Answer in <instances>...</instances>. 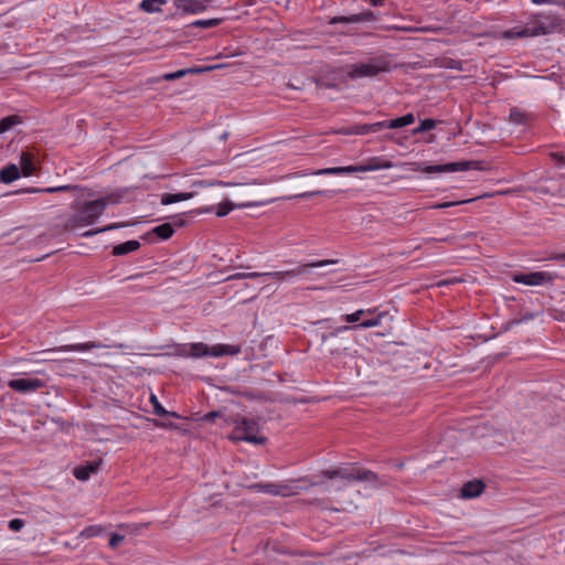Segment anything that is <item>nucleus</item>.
<instances>
[{"label":"nucleus","instance_id":"nucleus-1","mask_svg":"<svg viewBox=\"0 0 565 565\" xmlns=\"http://www.w3.org/2000/svg\"><path fill=\"white\" fill-rule=\"evenodd\" d=\"M105 211L103 202L93 200L85 202L76 213L71 215L62 225H56L58 233L75 232L76 230L94 224Z\"/></svg>","mask_w":565,"mask_h":565},{"label":"nucleus","instance_id":"nucleus-2","mask_svg":"<svg viewBox=\"0 0 565 565\" xmlns=\"http://www.w3.org/2000/svg\"><path fill=\"white\" fill-rule=\"evenodd\" d=\"M225 425H233V433L230 439L233 441H246L255 445H264L267 438L258 436L259 424L256 419L243 417L241 415H228L225 417Z\"/></svg>","mask_w":565,"mask_h":565},{"label":"nucleus","instance_id":"nucleus-3","mask_svg":"<svg viewBox=\"0 0 565 565\" xmlns=\"http://www.w3.org/2000/svg\"><path fill=\"white\" fill-rule=\"evenodd\" d=\"M347 77L356 79L361 77H374L380 73L388 72L390 62L384 56L370 58L365 63H356L347 66Z\"/></svg>","mask_w":565,"mask_h":565},{"label":"nucleus","instance_id":"nucleus-4","mask_svg":"<svg viewBox=\"0 0 565 565\" xmlns=\"http://www.w3.org/2000/svg\"><path fill=\"white\" fill-rule=\"evenodd\" d=\"M393 167H394V163L392 161L381 160L377 157H373L364 164L324 168V169H319V170L312 171L310 174H313V175L349 174V173H354V172H367V171H375V170H381V169H391Z\"/></svg>","mask_w":565,"mask_h":565},{"label":"nucleus","instance_id":"nucleus-5","mask_svg":"<svg viewBox=\"0 0 565 565\" xmlns=\"http://www.w3.org/2000/svg\"><path fill=\"white\" fill-rule=\"evenodd\" d=\"M561 21L555 15H544L537 19L532 26H525L516 32L512 30L505 32L507 38H526L536 35H546L558 30Z\"/></svg>","mask_w":565,"mask_h":565},{"label":"nucleus","instance_id":"nucleus-6","mask_svg":"<svg viewBox=\"0 0 565 565\" xmlns=\"http://www.w3.org/2000/svg\"><path fill=\"white\" fill-rule=\"evenodd\" d=\"M469 169L473 170H484L482 161L468 160V161H459V162H450L444 164H433V166H418L414 171H422L424 173H443V172H457V171H467Z\"/></svg>","mask_w":565,"mask_h":565},{"label":"nucleus","instance_id":"nucleus-7","mask_svg":"<svg viewBox=\"0 0 565 565\" xmlns=\"http://www.w3.org/2000/svg\"><path fill=\"white\" fill-rule=\"evenodd\" d=\"M335 263H337V260H333V259H324V260H318V262H313V263H306V264L299 265V266H297L292 269H288V270L260 273V277H270L277 281H284V280H287L290 278L306 275L312 268L322 267V266L335 264Z\"/></svg>","mask_w":565,"mask_h":565},{"label":"nucleus","instance_id":"nucleus-8","mask_svg":"<svg viewBox=\"0 0 565 565\" xmlns=\"http://www.w3.org/2000/svg\"><path fill=\"white\" fill-rule=\"evenodd\" d=\"M241 352V348L237 345L217 344L209 347L204 343H192L190 347V355L194 358L201 356H222V355H235Z\"/></svg>","mask_w":565,"mask_h":565},{"label":"nucleus","instance_id":"nucleus-9","mask_svg":"<svg viewBox=\"0 0 565 565\" xmlns=\"http://www.w3.org/2000/svg\"><path fill=\"white\" fill-rule=\"evenodd\" d=\"M244 183H241V182H224V181H205V180H200V181H194L192 183V188H194L195 190L194 191H199L200 194L198 196H202L204 199V201L206 202H216L221 195L213 190V188L215 185H221V186H238V185H243Z\"/></svg>","mask_w":565,"mask_h":565},{"label":"nucleus","instance_id":"nucleus-10","mask_svg":"<svg viewBox=\"0 0 565 565\" xmlns=\"http://www.w3.org/2000/svg\"><path fill=\"white\" fill-rule=\"evenodd\" d=\"M512 279L518 284L540 286L546 282H551L553 280V275L547 271H533L529 274H516Z\"/></svg>","mask_w":565,"mask_h":565},{"label":"nucleus","instance_id":"nucleus-11","mask_svg":"<svg viewBox=\"0 0 565 565\" xmlns=\"http://www.w3.org/2000/svg\"><path fill=\"white\" fill-rule=\"evenodd\" d=\"M8 385L17 392L30 393L44 387L45 383L43 380L38 377H21L9 381Z\"/></svg>","mask_w":565,"mask_h":565},{"label":"nucleus","instance_id":"nucleus-12","mask_svg":"<svg viewBox=\"0 0 565 565\" xmlns=\"http://www.w3.org/2000/svg\"><path fill=\"white\" fill-rule=\"evenodd\" d=\"M273 201H274V199L247 201V202H243V203H233L231 201H225L224 203L218 204L215 214L218 217H223V216L227 215L234 209H244V207H250V206H257V205H265Z\"/></svg>","mask_w":565,"mask_h":565},{"label":"nucleus","instance_id":"nucleus-13","mask_svg":"<svg viewBox=\"0 0 565 565\" xmlns=\"http://www.w3.org/2000/svg\"><path fill=\"white\" fill-rule=\"evenodd\" d=\"M351 329H352V327H348V326L340 327V328L335 329L334 331L330 332L329 334H323L322 341L330 342L331 345L335 347L334 348L335 351L348 350L350 341L343 339L340 335L344 332H348Z\"/></svg>","mask_w":565,"mask_h":565},{"label":"nucleus","instance_id":"nucleus-14","mask_svg":"<svg viewBox=\"0 0 565 565\" xmlns=\"http://www.w3.org/2000/svg\"><path fill=\"white\" fill-rule=\"evenodd\" d=\"M102 460L88 461L85 465L78 466L73 470V475L77 480L86 481L90 475L98 471Z\"/></svg>","mask_w":565,"mask_h":565},{"label":"nucleus","instance_id":"nucleus-15","mask_svg":"<svg viewBox=\"0 0 565 565\" xmlns=\"http://www.w3.org/2000/svg\"><path fill=\"white\" fill-rule=\"evenodd\" d=\"M105 348V345L96 342H86V343H76V344H65L57 348H52L44 350L42 353L50 352H70V351H88L90 349Z\"/></svg>","mask_w":565,"mask_h":565},{"label":"nucleus","instance_id":"nucleus-16","mask_svg":"<svg viewBox=\"0 0 565 565\" xmlns=\"http://www.w3.org/2000/svg\"><path fill=\"white\" fill-rule=\"evenodd\" d=\"M82 188L79 185L65 184L58 186H49V188H28L23 190L26 193H57V192H73L76 193Z\"/></svg>","mask_w":565,"mask_h":565},{"label":"nucleus","instance_id":"nucleus-17","mask_svg":"<svg viewBox=\"0 0 565 565\" xmlns=\"http://www.w3.org/2000/svg\"><path fill=\"white\" fill-rule=\"evenodd\" d=\"M483 489L484 483L481 480L468 481L461 488V498L471 499L479 497Z\"/></svg>","mask_w":565,"mask_h":565},{"label":"nucleus","instance_id":"nucleus-18","mask_svg":"<svg viewBox=\"0 0 565 565\" xmlns=\"http://www.w3.org/2000/svg\"><path fill=\"white\" fill-rule=\"evenodd\" d=\"M199 194H200L199 191H191V192H185V193H174V194L164 193L161 196V204L169 205V204L178 203L181 201H186V200L198 196Z\"/></svg>","mask_w":565,"mask_h":565},{"label":"nucleus","instance_id":"nucleus-19","mask_svg":"<svg viewBox=\"0 0 565 565\" xmlns=\"http://www.w3.org/2000/svg\"><path fill=\"white\" fill-rule=\"evenodd\" d=\"M177 7L188 13H200L206 10V6L198 0H177Z\"/></svg>","mask_w":565,"mask_h":565},{"label":"nucleus","instance_id":"nucleus-20","mask_svg":"<svg viewBox=\"0 0 565 565\" xmlns=\"http://www.w3.org/2000/svg\"><path fill=\"white\" fill-rule=\"evenodd\" d=\"M218 66L214 65V66H206L204 68H200V67L184 68V70H179L173 73H167L162 76V78L164 81H174V79L183 77L185 74H196V73H201L203 71H210V70H214Z\"/></svg>","mask_w":565,"mask_h":565},{"label":"nucleus","instance_id":"nucleus-21","mask_svg":"<svg viewBox=\"0 0 565 565\" xmlns=\"http://www.w3.org/2000/svg\"><path fill=\"white\" fill-rule=\"evenodd\" d=\"M354 478H355V481L375 482L379 486H385L386 484V481L381 480L375 472H373L371 470H367V469L355 470Z\"/></svg>","mask_w":565,"mask_h":565},{"label":"nucleus","instance_id":"nucleus-22","mask_svg":"<svg viewBox=\"0 0 565 565\" xmlns=\"http://www.w3.org/2000/svg\"><path fill=\"white\" fill-rule=\"evenodd\" d=\"M140 248V243L138 241H127L122 244L116 245L113 248V255L121 256L135 252Z\"/></svg>","mask_w":565,"mask_h":565},{"label":"nucleus","instance_id":"nucleus-23","mask_svg":"<svg viewBox=\"0 0 565 565\" xmlns=\"http://www.w3.org/2000/svg\"><path fill=\"white\" fill-rule=\"evenodd\" d=\"M20 164L21 172L24 177H30L34 173L35 166L33 163V157L29 152L21 153Z\"/></svg>","mask_w":565,"mask_h":565},{"label":"nucleus","instance_id":"nucleus-24","mask_svg":"<svg viewBox=\"0 0 565 565\" xmlns=\"http://www.w3.org/2000/svg\"><path fill=\"white\" fill-rule=\"evenodd\" d=\"M19 177L20 171L15 164H9L0 171V180L4 183H11Z\"/></svg>","mask_w":565,"mask_h":565},{"label":"nucleus","instance_id":"nucleus-25","mask_svg":"<svg viewBox=\"0 0 565 565\" xmlns=\"http://www.w3.org/2000/svg\"><path fill=\"white\" fill-rule=\"evenodd\" d=\"M129 225H130L129 223H113V224H109V225L100 227V228H95V230H89V231L83 232L79 235L82 237H86L87 238V237L95 236V235H97L99 233L113 231V230L120 228V227H126V226H129Z\"/></svg>","mask_w":565,"mask_h":565},{"label":"nucleus","instance_id":"nucleus-26","mask_svg":"<svg viewBox=\"0 0 565 565\" xmlns=\"http://www.w3.org/2000/svg\"><path fill=\"white\" fill-rule=\"evenodd\" d=\"M493 195H494L493 193H486V194H482V195H479V196L472 198V199L460 200V201H447V202H444V203H438V204L433 205L431 207L433 209H447V207H450V206H456V205H460V204H467V203L477 201L479 199L490 198V196H493Z\"/></svg>","mask_w":565,"mask_h":565},{"label":"nucleus","instance_id":"nucleus-27","mask_svg":"<svg viewBox=\"0 0 565 565\" xmlns=\"http://www.w3.org/2000/svg\"><path fill=\"white\" fill-rule=\"evenodd\" d=\"M414 120H415V117L413 114H406L396 119L388 120V127H390V129H398V128H402V127L413 124Z\"/></svg>","mask_w":565,"mask_h":565},{"label":"nucleus","instance_id":"nucleus-28","mask_svg":"<svg viewBox=\"0 0 565 565\" xmlns=\"http://www.w3.org/2000/svg\"><path fill=\"white\" fill-rule=\"evenodd\" d=\"M150 403L152 404L154 415L161 416V417L162 416H172V417L179 418V415L177 413L169 412V411L164 409L162 407V405L159 403L157 396L153 394H151V396H150Z\"/></svg>","mask_w":565,"mask_h":565},{"label":"nucleus","instance_id":"nucleus-29","mask_svg":"<svg viewBox=\"0 0 565 565\" xmlns=\"http://www.w3.org/2000/svg\"><path fill=\"white\" fill-rule=\"evenodd\" d=\"M166 3V0H142L140 9L148 13L160 12L161 6Z\"/></svg>","mask_w":565,"mask_h":565},{"label":"nucleus","instance_id":"nucleus-30","mask_svg":"<svg viewBox=\"0 0 565 565\" xmlns=\"http://www.w3.org/2000/svg\"><path fill=\"white\" fill-rule=\"evenodd\" d=\"M308 487H297V486H290L286 483H278V491L281 497H290L296 495L302 490H307Z\"/></svg>","mask_w":565,"mask_h":565},{"label":"nucleus","instance_id":"nucleus-31","mask_svg":"<svg viewBox=\"0 0 565 565\" xmlns=\"http://www.w3.org/2000/svg\"><path fill=\"white\" fill-rule=\"evenodd\" d=\"M152 232L160 237L161 239H168L170 238L174 231L170 223H163L152 230Z\"/></svg>","mask_w":565,"mask_h":565},{"label":"nucleus","instance_id":"nucleus-32","mask_svg":"<svg viewBox=\"0 0 565 565\" xmlns=\"http://www.w3.org/2000/svg\"><path fill=\"white\" fill-rule=\"evenodd\" d=\"M21 122V118L18 115L7 116L0 120V134H3L11 129L13 126Z\"/></svg>","mask_w":565,"mask_h":565},{"label":"nucleus","instance_id":"nucleus-33","mask_svg":"<svg viewBox=\"0 0 565 565\" xmlns=\"http://www.w3.org/2000/svg\"><path fill=\"white\" fill-rule=\"evenodd\" d=\"M344 135H366L370 134L369 124L353 125L343 130Z\"/></svg>","mask_w":565,"mask_h":565},{"label":"nucleus","instance_id":"nucleus-34","mask_svg":"<svg viewBox=\"0 0 565 565\" xmlns=\"http://www.w3.org/2000/svg\"><path fill=\"white\" fill-rule=\"evenodd\" d=\"M222 21H223V19H218V18L207 19V20H196V21L192 22L190 25L195 26V28L207 29V28L217 26L218 24L222 23Z\"/></svg>","mask_w":565,"mask_h":565},{"label":"nucleus","instance_id":"nucleus-35","mask_svg":"<svg viewBox=\"0 0 565 565\" xmlns=\"http://www.w3.org/2000/svg\"><path fill=\"white\" fill-rule=\"evenodd\" d=\"M260 277V273H257V271H250V273H235V274H232L230 276H227L226 278H224V280H239V279H246V278H259Z\"/></svg>","mask_w":565,"mask_h":565},{"label":"nucleus","instance_id":"nucleus-36","mask_svg":"<svg viewBox=\"0 0 565 565\" xmlns=\"http://www.w3.org/2000/svg\"><path fill=\"white\" fill-rule=\"evenodd\" d=\"M121 198L122 195L119 193H110L104 198L97 199L96 201L103 202L106 209L108 205L118 204Z\"/></svg>","mask_w":565,"mask_h":565},{"label":"nucleus","instance_id":"nucleus-37","mask_svg":"<svg viewBox=\"0 0 565 565\" xmlns=\"http://www.w3.org/2000/svg\"><path fill=\"white\" fill-rule=\"evenodd\" d=\"M103 531H104L103 527L99 525H90V526L85 527L82 531L81 536H83L85 539H89V537L97 536V535L102 534Z\"/></svg>","mask_w":565,"mask_h":565},{"label":"nucleus","instance_id":"nucleus-38","mask_svg":"<svg viewBox=\"0 0 565 565\" xmlns=\"http://www.w3.org/2000/svg\"><path fill=\"white\" fill-rule=\"evenodd\" d=\"M436 127V120L435 119H425L420 122V125L413 130V134H420L424 131L431 130Z\"/></svg>","mask_w":565,"mask_h":565},{"label":"nucleus","instance_id":"nucleus-39","mask_svg":"<svg viewBox=\"0 0 565 565\" xmlns=\"http://www.w3.org/2000/svg\"><path fill=\"white\" fill-rule=\"evenodd\" d=\"M374 19H375V17H374L373 12L364 11L359 14H352L350 20L353 21V23H359V22L372 21Z\"/></svg>","mask_w":565,"mask_h":565},{"label":"nucleus","instance_id":"nucleus-40","mask_svg":"<svg viewBox=\"0 0 565 565\" xmlns=\"http://www.w3.org/2000/svg\"><path fill=\"white\" fill-rule=\"evenodd\" d=\"M255 487L259 488L264 492L273 494V495H278L279 494L278 483H265V484H257Z\"/></svg>","mask_w":565,"mask_h":565},{"label":"nucleus","instance_id":"nucleus-41","mask_svg":"<svg viewBox=\"0 0 565 565\" xmlns=\"http://www.w3.org/2000/svg\"><path fill=\"white\" fill-rule=\"evenodd\" d=\"M381 317H382V315H380L373 319L364 320L363 322L359 323L354 328L367 329V328L376 327L381 322Z\"/></svg>","mask_w":565,"mask_h":565},{"label":"nucleus","instance_id":"nucleus-42","mask_svg":"<svg viewBox=\"0 0 565 565\" xmlns=\"http://www.w3.org/2000/svg\"><path fill=\"white\" fill-rule=\"evenodd\" d=\"M216 417L222 418L225 422V417H228V415H225L221 411H212V412H209L205 415H203L201 420L210 422V420H213Z\"/></svg>","mask_w":565,"mask_h":565},{"label":"nucleus","instance_id":"nucleus-43","mask_svg":"<svg viewBox=\"0 0 565 565\" xmlns=\"http://www.w3.org/2000/svg\"><path fill=\"white\" fill-rule=\"evenodd\" d=\"M510 120L514 124H522L525 120V114L518 109H512L510 113Z\"/></svg>","mask_w":565,"mask_h":565},{"label":"nucleus","instance_id":"nucleus-44","mask_svg":"<svg viewBox=\"0 0 565 565\" xmlns=\"http://www.w3.org/2000/svg\"><path fill=\"white\" fill-rule=\"evenodd\" d=\"M369 128H370V132H379L383 129H390L388 120L369 124Z\"/></svg>","mask_w":565,"mask_h":565},{"label":"nucleus","instance_id":"nucleus-45","mask_svg":"<svg viewBox=\"0 0 565 565\" xmlns=\"http://www.w3.org/2000/svg\"><path fill=\"white\" fill-rule=\"evenodd\" d=\"M339 475H338V478H341V479H345L348 481H355V470L354 471H350L348 469H344V468H340V469H337Z\"/></svg>","mask_w":565,"mask_h":565},{"label":"nucleus","instance_id":"nucleus-46","mask_svg":"<svg viewBox=\"0 0 565 565\" xmlns=\"http://www.w3.org/2000/svg\"><path fill=\"white\" fill-rule=\"evenodd\" d=\"M125 540L124 535L114 533L109 540V547L116 548Z\"/></svg>","mask_w":565,"mask_h":565},{"label":"nucleus","instance_id":"nucleus-47","mask_svg":"<svg viewBox=\"0 0 565 565\" xmlns=\"http://www.w3.org/2000/svg\"><path fill=\"white\" fill-rule=\"evenodd\" d=\"M24 526V521L21 519H13L9 522V529L12 531H20Z\"/></svg>","mask_w":565,"mask_h":565},{"label":"nucleus","instance_id":"nucleus-48","mask_svg":"<svg viewBox=\"0 0 565 565\" xmlns=\"http://www.w3.org/2000/svg\"><path fill=\"white\" fill-rule=\"evenodd\" d=\"M364 313V310H358L356 312L354 313H351V315H347L345 316V321L349 322V323H354V322H358L360 320V317Z\"/></svg>","mask_w":565,"mask_h":565},{"label":"nucleus","instance_id":"nucleus-49","mask_svg":"<svg viewBox=\"0 0 565 565\" xmlns=\"http://www.w3.org/2000/svg\"><path fill=\"white\" fill-rule=\"evenodd\" d=\"M351 19V15L349 17H343V15H340V17H333L331 20H330V24H335V23H353V21L350 20Z\"/></svg>","mask_w":565,"mask_h":565},{"label":"nucleus","instance_id":"nucleus-50","mask_svg":"<svg viewBox=\"0 0 565 565\" xmlns=\"http://www.w3.org/2000/svg\"><path fill=\"white\" fill-rule=\"evenodd\" d=\"M326 193L327 192H324V191H310V192H303V193L296 194L294 198H297V199H300V198H312V196L322 195V194H326Z\"/></svg>","mask_w":565,"mask_h":565},{"label":"nucleus","instance_id":"nucleus-51","mask_svg":"<svg viewBox=\"0 0 565 565\" xmlns=\"http://www.w3.org/2000/svg\"><path fill=\"white\" fill-rule=\"evenodd\" d=\"M321 475H322L323 477L328 478V479H334V478H338L339 472H338V470H337V469H333V470H330V469H329V470H323V471L321 472Z\"/></svg>","mask_w":565,"mask_h":565},{"label":"nucleus","instance_id":"nucleus-52","mask_svg":"<svg viewBox=\"0 0 565 565\" xmlns=\"http://www.w3.org/2000/svg\"><path fill=\"white\" fill-rule=\"evenodd\" d=\"M460 279H444V280H439L438 282H436V287H445V286H449L451 284H455V282H459Z\"/></svg>","mask_w":565,"mask_h":565},{"label":"nucleus","instance_id":"nucleus-53","mask_svg":"<svg viewBox=\"0 0 565 565\" xmlns=\"http://www.w3.org/2000/svg\"><path fill=\"white\" fill-rule=\"evenodd\" d=\"M213 211H214V206H213V204H211V205H205V206L200 207V209L198 210V212H199V213H211V212H213Z\"/></svg>","mask_w":565,"mask_h":565},{"label":"nucleus","instance_id":"nucleus-54","mask_svg":"<svg viewBox=\"0 0 565 565\" xmlns=\"http://www.w3.org/2000/svg\"><path fill=\"white\" fill-rule=\"evenodd\" d=\"M146 275L145 274H138V275H134V276H129L126 278V280H135V279H142L145 278Z\"/></svg>","mask_w":565,"mask_h":565},{"label":"nucleus","instance_id":"nucleus-55","mask_svg":"<svg viewBox=\"0 0 565 565\" xmlns=\"http://www.w3.org/2000/svg\"><path fill=\"white\" fill-rule=\"evenodd\" d=\"M551 258L555 260H565V253L555 254Z\"/></svg>","mask_w":565,"mask_h":565},{"label":"nucleus","instance_id":"nucleus-56","mask_svg":"<svg viewBox=\"0 0 565 565\" xmlns=\"http://www.w3.org/2000/svg\"><path fill=\"white\" fill-rule=\"evenodd\" d=\"M307 174L308 173H305V172H295V173L288 174L286 178H300V177H305Z\"/></svg>","mask_w":565,"mask_h":565},{"label":"nucleus","instance_id":"nucleus-57","mask_svg":"<svg viewBox=\"0 0 565 565\" xmlns=\"http://www.w3.org/2000/svg\"><path fill=\"white\" fill-rule=\"evenodd\" d=\"M373 6H382L384 3V0H369Z\"/></svg>","mask_w":565,"mask_h":565},{"label":"nucleus","instance_id":"nucleus-58","mask_svg":"<svg viewBox=\"0 0 565 565\" xmlns=\"http://www.w3.org/2000/svg\"><path fill=\"white\" fill-rule=\"evenodd\" d=\"M320 86L326 87V88H334L335 87V85L330 84V83L320 84Z\"/></svg>","mask_w":565,"mask_h":565},{"label":"nucleus","instance_id":"nucleus-59","mask_svg":"<svg viewBox=\"0 0 565 565\" xmlns=\"http://www.w3.org/2000/svg\"><path fill=\"white\" fill-rule=\"evenodd\" d=\"M532 2H534L536 4H543V3L548 2V0H532Z\"/></svg>","mask_w":565,"mask_h":565},{"label":"nucleus","instance_id":"nucleus-60","mask_svg":"<svg viewBox=\"0 0 565 565\" xmlns=\"http://www.w3.org/2000/svg\"><path fill=\"white\" fill-rule=\"evenodd\" d=\"M41 361L49 362V361H53V359H51V358H43Z\"/></svg>","mask_w":565,"mask_h":565},{"label":"nucleus","instance_id":"nucleus-61","mask_svg":"<svg viewBox=\"0 0 565 565\" xmlns=\"http://www.w3.org/2000/svg\"><path fill=\"white\" fill-rule=\"evenodd\" d=\"M308 289L310 290H319V289H322L321 287H309Z\"/></svg>","mask_w":565,"mask_h":565},{"label":"nucleus","instance_id":"nucleus-62","mask_svg":"<svg viewBox=\"0 0 565 565\" xmlns=\"http://www.w3.org/2000/svg\"><path fill=\"white\" fill-rule=\"evenodd\" d=\"M156 426H164L163 424L159 423L158 420H153Z\"/></svg>","mask_w":565,"mask_h":565},{"label":"nucleus","instance_id":"nucleus-63","mask_svg":"<svg viewBox=\"0 0 565 565\" xmlns=\"http://www.w3.org/2000/svg\"><path fill=\"white\" fill-rule=\"evenodd\" d=\"M183 224H184V222H183V221H180V222H177V223H175V225H178V226H182Z\"/></svg>","mask_w":565,"mask_h":565},{"label":"nucleus","instance_id":"nucleus-64","mask_svg":"<svg viewBox=\"0 0 565 565\" xmlns=\"http://www.w3.org/2000/svg\"><path fill=\"white\" fill-rule=\"evenodd\" d=\"M316 486H319V483L318 482H311L310 483V487H316Z\"/></svg>","mask_w":565,"mask_h":565}]
</instances>
